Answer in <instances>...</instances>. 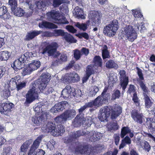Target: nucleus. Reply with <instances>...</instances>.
<instances>
[{"label": "nucleus", "mask_w": 155, "mask_h": 155, "mask_svg": "<svg viewBox=\"0 0 155 155\" xmlns=\"http://www.w3.org/2000/svg\"><path fill=\"white\" fill-rule=\"evenodd\" d=\"M50 76L46 74L41 76V80L36 81L32 83L30 89L26 95L25 104H30L38 97V93L40 92H43L47 84L49 81Z\"/></svg>", "instance_id": "1"}, {"label": "nucleus", "mask_w": 155, "mask_h": 155, "mask_svg": "<svg viewBox=\"0 0 155 155\" xmlns=\"http://www.w3.org/2000/svg\"><path fill=\"white\" fill-rule=\"evenodd\" d=\"M100 114L99 115V118L101 121H107V118L111 112V117L112 119H115L122 113L121 107L116 106L114 107L106 106L102 107L100 110Z\"/></svg>", "instance_id": "2"}, {"label": "nucleus", "mask_w": 155, "mask_h": 155, "mask_svg": "<svg viewBox=\"0 0 155 155\" xmlns=\"http://www.w3.org/2000/svg\"><path fill=\"white\" fill-rule=\"evenodd\" d=\"M86 106L84 105L78 110L79 114L77 115L72 123L75 127H78L82 124L83 126L86 129L90 126L93 121L91 117H88L85 118L83 116L84 114H81L87 108Z\"/></svg>", "instance_id": "3"}, {"label": "nucleus", "mask_w": 155, "mask_h": 155, "mask_svg": "<svg viewBox=\"0 0 155 155\" xmlns=\"http://www.w3.org/2000/svg\"><path fill=\"white\" fill-rule=\"evenodd\" d=\"M41 45L45 46L42 52L43 54L47 53L48 56H52L54 58L57 57L60 54L57 51L58 44L56 43H50L47 41L42 43Z\"/></svg>", "instance_id": "4"}, {"label": "nucleus", "mask_w": 155, "mask_h": 155, "mask_svg": "<svg viewBox=\"0 0 155 155\" xmlns=\"http://www.w3.org/2000/svg\"><path fill=\"white\" fill-rule=\"evenodd\" d=\"M47 19L58 24H67L69 22L65 17L62 15L59 11H52L47 13Z\"/></svg>", "instance_id": "5"}, {"label": "nucleus", "mask_w": 155, "mask_h": 155, "mask_svg": "<svg viewBox=\"0 0 155 155\" xmlns=\"http://www.w3.org/2000/svg\"><path fill=\"white\" fill-rule=\"evenodd\" d=\"M117 21L114 20L110 23L105 26L104 29L103 33L105 35L109 37H113L116 34L118 27Z\"/></svg>", "instance_id": "6"}, {"label": "nucleus", "mask_w": 155, "mask_h": 155, "mask_svg": "<svg viewBox=\"0 0 155 155\" xmlns=\"http://www.w3.org/2000/svg\"><path fill=\"white\" fill-rule=\"evenodd\" d=\"M44 137L43 135L38 137L34 141L31 147L28 155H44L45 153L44 151L42 149H38L35 152V150L38 148L40 142Z\"/></svg>", "instance_id": "7"}, {"label": "nucleus", "mask_w": 155, "mask_h": 155, "mask_svg": "<svg viewBox=\"0 0 155 155\" xmlns=\"http://www.w3.org/2000/svg\"><path fill=\"white\" fill-rule=\"evenodd\" d=\"M76 115V112L74 110H68L65 111L60 116L55 118V120L57 123H63L64 122L73 118Z\"/></svg>", "instance_id": "8"}, {"label": "nucleus", "mask_w": 155, "mask_h": 155, "mask_svg": "<svg viewBox=\"0 0 155 155\" xmlns=\"http://www.w3.org/2000/svg\"><path fill=\"white\" fill-rule=\"evenodd\" d=\"M122 30L129 41L133 42L136 38L137 34L134 28L131 25H126L122 28Z\"/></svg>", "instance_id": "9"}, {"label": "nucleus", "mask_w": 155, "mask_h": 155, "mask_svg": "<svg viewBox=\"0 0 155 155\" xmlns=\"http://www.w3.org/2000/svg\"><path fill=\"white\" fill-rule=\"evenodd\" d=\"M62 79L63 81L67 83H71L79 81L80 77L76 73L73 72L66 74Z\"/></svg>", "instance_id": "10"}, {"label": "nucleus", "mask_w": 155, "mask_h": 155, "mask_svg": "<svg viewBox=\"0 0 155 155\" xmlns=\"http://www.w3.org/2000/svg\"><path fill=\"white\" fill-rule=\"evenodd\" d=\"M13 104L8 102L2 103L0 106V112L2 114L6 115L11 114Z\"/></svg>", "instance_id": "11"}, {"label": "nucleus", "mask_w": 155, "mask_h": 155, "mask_svg": "<svg viewBox=\"0 0 155 155\" xmlns=\"http://www.w3.org/2000/svg\"><path fill=\"white\" fill-rule=\"evenodd\" d=\"M120 84L123 90L125 89L128 83V77L126 76L125 71L121 70L120 71Z\"/></svg>", "instance_id": "12"}, {"label": "nucleus", "mask_w": 155, "mask_h": 155, "mask_svg": "<svg viewBox=\"0 0 155 155\" xmlns=\"http://www.w3.org/2000/svg\"><path fill=\"white\" fill-rule=\"evenodd\" d=\"M68 105V103L66 101H62L56 104L51 110V112L56 113L58 112L63 110Z\"/></svg>", "instance_id": "13"}, {"label": "nucleus", "mask_w": 155, "mask_h": 155, "mask_svg": "<svg viewBox=\"0 0 155 155\" xmlns=\"http://www.w3.org/2000/svg\"><path fill=\"white\" fill-rule=\"evenodd\" d=\"M91 152L90 149L87 147H82L79 145L75 148L74 153L76 155H88Z\"/></svg>", "instance_id": "14"}, {"label": "nucleus", "mask_w": 155, "mask_h": 155, "mask_svg": "<svg viewBox=\"0 0 155 155\" xmlns=\"http://www.w3.org/2000/svg\"><path fill=\"white\" fill-rule=\"evenodd\" d=\"M129 10L127 9L126 6H123L121 8H117L116 9V12L120 16L119 18L121 20H126V16L127 13H128Z\"/></svg>", "instance_id": "15"}, {"label": "nucleus", "mask_w": 155, "mask_h": 155, "mask_svg": "<svg viewBox=\"0 0 155 155\" xmlns=\"http://www.w3.org/2000/svg\"><path fill=\"white\" fill-rule=\"evenodd\" d=\"M55 126V124L50 122L45 125L43 126L41 129L45 132H50L52 135H56V133L54 132V130H53Z\"/></svg>", "instance_id": "16"}, {"label": "nucleus", "mask_w": 155, "mask_h": 155, "mask_svg": "<svg viewBox=\"0 0 155 155\" xmlns=\"http://www.w3.org/2000/svg\"><path fill=\"white\" fill-rule=\"evenodd\" d=\"M0 17L1 19L5 21H7L11 18V16L5 6H3L0 8Z\"/></svg>", "instance_id": "17"}, {"label": "nucleus", "mask_w": 155, "mask_h": 155, "mask_svg": "<svg viewBox=\"0 0 155 155\" xmlns=\"http://www.w3.org/2000/svg\"><path fill=\"white\" fill-rule=\"evenodd\" d=\"M74 91V88H72L69 85H67L62 90L61 96L64 98L67 99L71 95H72V91Z\"/></svg>", "instance_id": "18"}, {"label": "nucleus", "mask_w": 155, "mask_h": 155, "mask_svg": "<svg viewBox=\"0 0 155 155\" xmlns=\"http://www.w3.org/2000/svg\"><path fill=\"white\" fill-rule=\"evenodd\" d=\"M47 115L44 114L42 115L40 117L35 116L32 117L31 120L36 125L38 126L42 122H44L47 119Z\"/></svg>", "instance_id": "19"}, {"label": "nucleus", "mask_w": 155, "mask_h": 155, "mask_svg": "<svg viewBox=\"0 0 155 155\" xmlns=\"http://www.w3.org/2000/svg\"><path fill=\"white\" fill-rule=\"evenodd\" d=\"M94 67L92 65L88 66L87 68L86 73L82 79L83 83L86 82L90 76L94 74Z\"/></svg>", "instance_id": "20"}, {"label": "nucleus", "mask_w": 155, "mask_h": 155, "mask_svg": "<svg viewBox=\"0 0 155 155\" xmlns=\"http://www.w3.org/2000/svg\"><path fill=\"white\" fill-rule=\"evenodd\" d=\"M131 117L136 122L141 124L143 119V116L140 114H139L135 110H133L131 114Z\"/></svg>", "instance_id": "21"}, {"label": "nucleus", "mask_w": 155, "mask_h": 155, "mask_svg": "<svg viewBox=\"0 0 155 155\" xmlns=\"http://www.w3.org/2000/svg\"><path fill=\"white\" fill-rule=\"evenodd\" d=\"M89 16L91 18L92 21L95 24L99 22L100 21L99 13L96 11H91L90 12Z\"/></svg>", "instance_id": "22"}, {"label": "nucleus", "mask_w": 155, "mask_h": 155, "mask_svg": "<svg viewBox=\"0 0 155 155\" xmlns=\"http://www.w3.org/2000/svg\"><path fill=\"white\" fill-rule=\"evenodd\" d=\"M73 14L76 18L78 19H84L85 18L83 10L78 6L75 7L74 11H73Z\"/></svg>", "instance_id": "23"}, {"label": "nucleus", "mask_w": 155, "mask_h": 155, "mask_svg": "<svg viewBox=\"0 0 155 155\" xmlns=\"http://www.w3.org/2000/svg\"><path fill=\"white\" fill-rule=\"evenodd\" d=\"M39 27L41 28H57V26L53 23L47 21H42L39 24Z\"/></svg>", "instance_id": "24"}, {"label": "nucleus", "mask_w": 155, "mask_h": 155, "mask_svg": "<svg viewBox=\"0 0 155 155\" xmlns=\"http://www.w3.org/2000/svg\"><path fill=\"white\" fill-rule=\"evenodd\" d=\"M40 65L41 63L39 61H32L31 63L29 64L28 66L32 72L39 68Z\"/></svg>", "instance_id": "25"}, {"label": "nucleus", "mask_w": 155, "mask_h": 155, "mask_svg": "<svg viewBox=\"0 0 155 155\" xmlns=\"http://www.w3.org/2000/svg\"><path fill=\"white\" fill-rule=\"evenodd\" d=\"M90 21L88 20L85 23L81 24L79 22L75 23V26L80 30L85 31L87 28L90 24Z\"/></svg>", "instance_id": "26"}, {"label": "nucleus", "mask_w": 155, "mask_h": 155, "mask_svg": "<svg viewBox=\"0 0 155 155\" xmlns=\"http://www.w3.org/2000/svg\"><path fill=\"white\" fill-rule=\"evenodd\" d=\"M41 32V31H35L30 32L26 35L25 40L27 41H29L40 34Z\"/></svg>", "instance_id": "27"}, {"label": "nucleus", "mask_w": 155, "mask_h": 155, "mask_svg": "<svg viewBox=\"0 0 155 155\" xmlns=\"http://www.w3.org/2000/svg\"><path fill=\"white\" fill-rule=\"evenodd\" d=\"M9 84L10 85L13 84L14 85H15L18 91L20 90L24 87L26 85L25 82H22L19 84H17L15 78H12L9 82Z\"/></svg>", "instance_id": "28"}, {"label": "nucleus", "mask_w": 155, "mask_h": 155, "mask_svg": "<svg viewBox=\"0 0 155 155\" xmlns=\"http://www.w3.org/2000/svg\"><path fill=\"white\" fill-rule=\"evenodd\" d=\"M146 125L149 129L155 130V122L153 118H148L147 119Z\"/></svg>", "instance_id": "29"}, {"label": "nucleus", "mask_w": 155, "mask_h": 155, "mask_svg": "<svg viewBox=\"0 0 155 155\" xmlns=\"http://www.w3.org/2000/svg\"><path fill=\"white\" fill-rule=\"evenodd\" d=\"M54 130V132L56 133V135H52L53 136H58L60 135L62 133L65 131L64 128L61 124H59L57 125L56 127L53 130Z\"/></svg>", "instance_id": "30"}, {"label": "nucleus", "mask_w": 155, "mask_h": 155, "mask_svg": "<svg viewBox=\"0 0 155 155\" xmlns=\"http://www.w3.org/2000/svg\"><path fill=\"white\" fill-rule=\"evenodd\" d=\"M108 79L109 85L110 87L113 86V84L117 81V75L114 74H110L109 75Z\"/></svg>", "instance_id": "31"}, {"label": "nucleus", "mask_w": 155, "mask_h": 155, "mask_svg": "<svg viewBox=\"0 0 155 155\" xmlns=\"http://www.w3.org/2000/svg\"><path fill=\"white\" fill-rule=\"evenodd\" d=\"M23 64V63L17 59L12 64L11 66L15 71H18L22 68V65Z\"/></svg>", "instance_id": "32"}, {"label": "nucleus", "mask_w": 155, "mask_h": 155, "mask_svg": "<svg viewBox=\"0 0 155 155\" xmlns=\"http://www.w3.org/2000/svg\"><path fill=\"white\" fill-rule=\"evenodd\" d=\"M11 55L10 52L5 51L0 52V60L6 61Z\"/></svg>", "instance_id": "33"}, {"label": "nucleus", "mask_w": 155, "mask_h": 155, "mask_svg": "<svg viewBox=\"0 0 155 155\" xmlns=\"http://www.w3.org/2000/svg\"><path fill=\"white\" fill-rule=\"evenodd\" d=\"M64 38L66 41L70 43H75L77 41L70 34L65 32Z\"/></svg>", "instance_id": "34"}, {"label": "nucleus", "mask_w": 155, "mask_h": 155, "mask_svg": "<svg viewBox=\"0 0 155 155\" xmlns=\"http://www.w3.org/2000/svg\"><path fill=\"white\" fill-rule=\"evenodd\" d=\"M132 14L135 18H141L143 17L140 9L137 8L132 10Z\"/></svg>", "instance_id": "35"}, {"label": "nucleus", "mask_w": 155, "mask_h": 155, "mask_svg": "<svg viewBox=\"0 0 155 155\" xmlns=\"http://www.w3.org/2000/svg\"><path fill=\"white\" fill-rule=\"evenodd\" d=\"M94 62L95 66L101 67L102 64V60L100 57L95 56L94 58Z\"/></svg>", "instance_id": "36"}, {"label": "nucleus", "mask_w": 155, "mask_h": 155, "mask_svg": "<svg viewBox=\"0 0 155 155\" xmlns=\"http://www.w3.org/2000/svg\"><path fill=\"white\" fill-rule=\"evenodd\" d=\"M108 130L110 131L113 132L118 128L117 124L116 122H111L107 125Z\"/></svg>", "instance_id": "37"}, {"label": "nucleus", "mask_w": 155, "mask_h": 155, "mask_svg": "<svg viewBox=\"0 0 155 155\" xmlns=\"http://www.w3.org/2000/svg\"><path fill=\"white\" fill-rule=\"evenodd\" d=\"M12 11L14 12V14L15 15L19 17L23 16L25 13L23 9L20 8H15V9Z\"/></svg>", "instance_id": "38"}, {"label": "nucleus", "mask_w": 155, "mask_h": 155, "mask_svg": "<svg viewBox=\"0 0 155 155\" xmlns=\"http://www.w3.org/2000/svg\"><path fill=\"white\" fill-rule=\"evenodd\" d=\"M106 67L108 68H114L117 69L118 68V65L114 61L112 60H109L106 63Z\"/></svg>", "instance_id": "39"}, {"label": "nucleus", "mask_w": 155, "mask_h": 155, "mask_svg": "<svg viewBox=\"0 0 155 155\" xmlns=\"http://www.w3.org/2000/svg\"><path fill=\"white\" fill-rule=\"evenodd\" d=\"M102 99L101 98V97L99 96L94 101V106L99 107L101 106L103 104L105 103Z\"/></svg>", "instance_id": "40"}, {"label": "nucleus", "mask_w": 155, "mask_h": 155, "mask_svg": "<svg viewBox=\"0 0 155 155\" xmlns=\"http://www.w3.org/2000/svg\"><path fill=\"white\" fill-rule=\"evenodd\" d=\"M143 94L146 107L147 108H149L151 106L152 103L151 102L148 96L146 93H144Z\"/></svg>", "instance_id": "41"}, {"label": "nucleus", "mask_w": 155, "mask_h": 155, "mask_svg": "<svg viewBox=\"0 0 155 155\" xmlns=\"http://www.w3.org/2000/svg\"><path fill=\"white\" fill-rule=\"evenodd\" d=\"M29 146V144L28 143V142H26L24 143L21 147L20 154H23L24 155L25 153L27 150Z\"/></svg>", "instance_id": "42"}, {"label": "nucleus", "mask_w": 155, "mask_h": 155, "mask_svg": "<svg viewBox=\"0 0 155 155\" xmlns=\"http://www.w3.org/2000/svg\"><path fill=\"white\" fill-rule=\"evenodd\" d=\"M135 27L134 28L136 31L140 30L141 32H143V31L145 29L144 24L143 23H141L139 24L137 22V24H135Z\"/></svg>", "instance_id": "43"}, {"label": "nucleus", "mask_w": 155, "mask_h": 155, "mask_svg": "<svg viewBox=\"0 0 155 155\" xmlns=\"http://www.w3.org/2000/svg\"><path fill=\"white\" fill-rule=\"evenodd\" d=\"M90 93L92 96H94L99 91L98 87L96 86H92L90 87Z\"/></svg>", "instance_id": "44"}, {"label": "nucleus", "mask_w": 155, "mask_h": 155, "mask_svg": "<svg viewBox=\"0 0 155 155\" xmlns=\"http://www.w3.org/2000/svg\"><path fill=\"white\" fill-rule=\"evenodd\" d=\"M140 145L146 151L149 152L151 149L147 141L140 142Z\"/></svg>", "instance_id": "45"}, {"label": "nucleus", "mask_w": 155, "mask_h": 155, "mask_svg": "<svg viewBox=\"0 0 155 155\" xmlns=\"http://www.w3.org/2000/svg\"><path fill=\"white\" fill-rule=\"evenodd\" d=\"M130 130L127 127H124L121 129V137L123 138L127 134L130 133Z\"/></svg>", "instance_id": "46"}, {"label": "nucleus", "mask_w": 155, "mask_h": 155, "mask_svg": "<svg viewBox=\"0 0 155 155\" xmlns=\"http://www.w3.org/2000/svg\"><path fill=\"white\" fill-rule=\"evenodd\" d=\"M8 5L11 7L12 11H14L17 7V0H9Z\"/></svg>", "instance_id": "47"}, {"label": "nucleus", "mask_w": 155, "mask_h": 155, "mask_svg": "<svg viewBox=\"0 0 155 155\" xmlns=\"http://www.w3.org/2000/svg\"><path fill=\"white\" fill-rule=\"evenodd\" d=\"M94 134H95V131H92L90 132H88L87 136V137H88V139L91 141H96V140H94V137H95Z\"/></svg>", "instance_id": "48"}, {"label": "nucleus", "mask_w": 155, "mask_h": 155, "mask_svg": "<svg viewBox=\"0 0 155 155\" xmlns=\"http://www.w3.org/2000/svg\"><path fill=\"white\" fill-rule=\"evenodd\" d=\"M88 133V131H82V133L81 131H78L75 133L73 135V137L74 138H76L77 137H78L80 136L81 135H85L86 136L87 134Z\"/></svg>", "instance_id": "49"}, {"label": "nucleus", "mask_w": 155, "mask_h": 155, "mask_svg": "<svg viewBox=\"0 0 155 155\" xmlns=\"http://www.w3.org/2000/svg\"><path fill=\"white\" fill-rule=\"evenodd\" d=\"M74 58L76 60L79 59L80 58L81 55H82L81 52L77 49L74 50Z\"/></svg>", "instance_id": "50"}, {"label": "nucleus", "mask_w": 155, "mask_h": 155, "mask_svg": "<svg viewBox=\"0 0 155 155\" xmlns=\"http://www.w3.org/2000/svg\"><path fill=\"white\" fill-rule=\"evenodd\" d=\"M34 111L37 113H39L42 111L41 103H38L36 104L34 107Z\"/></svg>", "instance_id": "51"}, {"label": "nucleus", "mask_w": 155, "mask_h": 155, "mask_svg": "<svg viewBox=\"0 0 155 155\" xmlns=\"http://www.w3.org/2000/svg\"><path fill=\"white\" fill-rule=\"evenodd\" d=\"M82 92L80 90L77 89H75L74 91H72V95L76 96L77 97H80L82 95Z\"/></svg>", "instance_id": "52"}, {"label": "nucleus", "mask_w": 155, "mask_h": 155, "mask_svg": "<svg viewBox=\"0 0 155 155\" xmlns=\"http://www.w3.org/2000/svg\"><path fill=\"white\" fill-rule=\"evenodd\" d=\"M10 94V91L8 89H5L2 92L1 95L5 99L7 98Z\"/></svg>", "instance_id": "53"}, {"label": "nucleus", "mask_w": 155, "mask_h": 155, "mask_svg": "<svg viewBox=\"0 0 155 155\" xmlns=\"http://www.w3.org/2000/svg\"><path fill=\"white\" fill-rule=\"evenodd\" d=\"M67 57L66 54H62L58 59L59 60V62L62 64L64 62L66 61L67 59Z\"/></svg>", "instance_id": "54"}, {"label": "nucleus", "mask_w": 155, "mask_h": 155, "mask_svg": "<svg viewBox=\"0 0 155 155\" xmlns=\"http://www.w3.org/2000/svg\"><path fill=\"white\" fill-rule=\"evenodd\" d=\"M100 96L101 97V98L103 99L104 102L105 103L107 101V99L110 98V94L109 93H107L103 94H101V95Z\"/></svg>", "instance_id": "55"}, {"label": "nucleus", "mask_w": 155, "mask_h": 155, "mask_svg": "<svg viewBox=\"0 0 155 155\" xmlns=\"http://www.w3.org/2000/svg\"><path fill=\"white\" fill-rule=\"evenodd\" d=\"M120 93L119 90H116L112 95L111 99L114 100L116 98H119Z\"/></svg>", "instance_id": "56"}, {"label": "nucleus", "mask_w": 155, "mask_h": 155, "mask_svg": "<svg viewBox=\"0 0 155 155\" xmlns=\"http://www.w3.org/2000/svg\"><path fill=\"white\" fill-rule=\"evenodd\" d=\"M31 72L29 68H28V66H27L23 69L22 74L23 75L25 76L27 74H30Z\"/></svg>", "instance_id": "57"}, {"label": "nucleus", "mask_w": 155, "mask_h": 155, "mask_svg": "<svg viewBox=\"0 0 155 155\" xmlns=\"http://www.w3.org/2000/svg\"><path fill=\"white\" fill-rule=\"evenodd\" d=\"M64 0H54L53 6L56 7H58L62 3L64 2Z\"/></svg>", "instance_id": "58"}, {"label": "nucleus", "mask_w": 155, "mask_h": 155, "mask_svg": "<svg viewBox=\"0 0 155 155\" xmlns=\"http://www.w3.org/2000/svg\"><path fill=\"white\" fill-rule=\"evenodd\" d=\"M66 28L68 31L72 33L76 32V30L72 26L68 25L66 26Z\"/></svg>", "instance_id": "59"}, {"label": "nucleus", "mask_w": 155, "mask_h": 155, "mask_svg": "<svg viewBox=\"0 0 155 155\" xmlns=\"http://www.w3.org/2000/svg\"><path fill=\"white\" fill-rule=\"evenodd\" d=\"M56 143L53 140H51L48 143V144L47 145L48 147H49L50 149H53L54 147V146L55 145Z\"/></svg>", "instance_id": "60"}, {"label": "nucleus", "mask_w": 155, "mask_h": 155, "mask_svg": "<svg viewBox=\"0 0 155 155\" xmlns=\"http://www.w3.org/2000/svg\"><path fill=\"white\" fill-rule=\"evenodd\" d=\"M54 32L55 34L58 36H62L64 37V35L65 34V32H64L63 30L61 29L55 30Z\"/></svg>", "instance_id": "61"}, {"label": "nucleus", "mask_w": 155, "mask_h": 155, "mask_svg": "<svg viewBox=\"0 0 155 155\" xmlns=\"http://www.w3.org/2000/svg\"><path fill=\"white\" fill-rule=\"evenodd\" d=\"M102 56L104 59L108 58L109 56V53L107 49H105L103 50Z\"/></svg>", "instance_id": "62"}, {"label": "nucleus", "mask_w": 155, "mask_h": 155, "mask_svg": "<svg viewBox=\"0 0 155 155\" xmlns=\"http://www.w3.org/2000/svg\"><path fill=\"white\" fill-rule=\"evenodd\" d=\"M117 8H115L114 6L110 5H109V6L107 7V9L109 12H111L112 13H114L115 10Z\"/></svg>", "instance_id": "63"}, {"label": "nucleus", "mask_w": 155, "mask_h": 155, "mask_svg": "<svg viewBox=\"0 0 155 155\" xmlns=\"http://www.w3.org/2000/svg\"><path fill=\"white\" fill-rule=\"evenodd\" d=\"M81 54H84L85 56H87L89 53V50L85 48H83L81 50Z\"/></svg>", "instance_id": "64"}]
</instances>
